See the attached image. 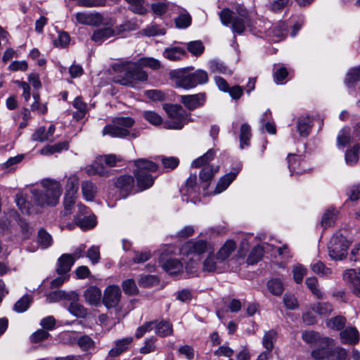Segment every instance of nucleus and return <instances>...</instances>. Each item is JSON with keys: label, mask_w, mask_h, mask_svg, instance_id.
<instances>
[{"label": "nucleus", "mask_w": 360, "mask_h": 360, "mask_svg": "<svg viewBox=\"0 0 360 360\" xmlns=\"http://www.w3.org/2000/svg\"><path fill=\"white\" fill-rule=\"evenodd\" d=\"M140 66L148 67L152 70L161 68L159 60L152 57H143L139 60V65L132 63H121L120 60L114 63V72L118 74L114 76V82L122 85L136 87L137 85L148 79V74Z\"/></svg>", "instance_id": "f257e3e1"}, {"label": "nucleus", "mask_w": 360, "mask_h": 360, "mask_svg": "<svg viewBox=\"0 0 360 360\" xmlns=\"http://www.w3.org/2000/svg\"><path fill=\"white\" fill-rule=\"evenodd\" d=\"M212 250L211 245L204 240H192L184 243L180 249L181 254L191 262L186 266L187 273L193 274L195 272L196 263L201 259V255Z\"/></svg>", "instance_id": "f03ea898"}, {"label": "nucleus", "mask_w": 360, "mask_h": 360, "mask_svg": "<svg viewBox=\"0 0 360 360\" xmlns=\"http://www.w3.org/2000/svg\"><path fill=\"white\" fill-rule=\"evenodd\" d=\"M219 17L223 25H231L234 33L242 34L245 27L249 26L250 19L247 10L243 5H238L236 7V12L228 8L223 9Z\"/></svg>", "instance_id": "7ed1b4c3"}, {"label": "nucleus", "mask_w": 360, "mask_h": 360, "mask_svg": "<svg viewBox=\"0 0 360 360\" xmlns=\"http://www.w3.org/2000/svg\"><path fill=\"white\" fill-rule=\"evenodd\" d=\"M134 165L138 189L141 191L150 188L155 179L150 173L158 171L157 163L148 159L140 158L134 161Z\"/></svg>", "instance_id": "20e7f679"}, {"label": "nucleus", "mask_w": 360, "mask_h": 360, "mask_svg": "<svg viewBox=\"0 0 360 360\" xmlns=\"http://www.w3.org/2000/svg\"><path fill=\"white\" fill-rule=\"evenodd\" d=\"M44 191L41 192L37 189L32 190V195L39 205H56L59 202L62 193L60 184L54 180L45 179L42 181Z\"/></svg>", "instance_id": "39448f33"}, {"label": "nucleus", "mask_w": 360, "mask_h": 360, "mask_svg": "<svg viewBox=\"0 0 360 360\" xmlns=\"http://www.w3.org/2000/svg\"><path fill=\"white\" fill-rule=\"evenodd\" d=\"M169 119L164 123V127L169 129H181L190 121L186 112L179 105L164 104Z\"/></svg>", "instance_id": "423d86ee"}, {"label": "nucleus", "mask_w": 360, "mask_h": 360, "mask_svg": "<svg viewBox=\"0 0 360 360\" xmlns=\"http://www.w3.org/2000/svg\"><path fill=\"white\" fill-rule=\"evenodd\" d=\"M350 241L341 233H335L328 244L329 257L333 260H342L346 257Z\"/></svg>", "instance_id": "0eeeda50"}, {"label": "nucleus", "mask_w": 360, "mask_h": 360, "mask_svg": "<svg viewBox=\"0 0 360 360\" xmlns=\"http://www.w3.org/2000/svg\"><path fill=\"white\" fill-rule=\"evenodd\" d=\"M214 155L215 151L210 149L205 154L192 162L191 166L193 167L197 168L202 166V169L200 173V179L202 181H210L219 170L218 166L214 167L208 164V162L214 158Z\"/></svg>", "instance_id": "6e6552de"}, {"label": "nucleus", "mask_w": 360, "mask_h": 360, "mask_svg": "<svg viewBox=\"0 0 360 360\" xmlns=\"http://www.w3.org/2000/svg\"><path fill=\"white\" fill-rule=\"evenodd\" d=\"M112 167V156L111 155H101L96 158L91 165H87L84 170L89 176L96 174L105 176L108 174Z\"/></svg>", "instance_id": "1a4fd4ad"}, {"label": "nucleus", "mask_w": 360, "mask_h": 360, "mask_svg": "<svg viewBox=\"0 0 360 360\" xmlns=\"http://www.w3.org/2000/svg\"><path fill=\"white\" fill-rule=\"evenodd\" d=\"M150 9L153 14L159 18L171 17L174 12L178 11V6L167 0H151Z\"/></svg>", "instance_id": "9d476101"}, {"label": "nucleus", "mask_w": 360, "mask_h": 360, "mask_svg": "<svg viewBox=\"0 0 360 360\" xmlns=\"http://www.w3.org/2000/svg\"><path fill=\"white\" fill-rule=\"evenodd\" d=\"M288 168L293 174H301L311 170L309 163L302 155L289 154L288 155Z\"/></svg>", "instance_id": "9b49d317"}, {"label": "nucleus", "mask_w": 360, "mask_h": 360, "mask_svg": "<svg viewBox=\"0 0 360 360\" xmlns=\"http://www.w3.org/2000/svg\"><path fill=\"white\" fill-rule=\"evenodd\" d=\"M170 75L177 87L186 89L194 88L190 68L174 70L170 73Z\"/></svg>", "instance_id": "f8f14e48"}, {"label": "nucleus", "mask_w": 360, "mask_h": 360, "mask_svg": "<svg viewBox=\"0 0 360 360\" xmlns=\"http://www.w3.org/2000/svg\"><path fill=\"white\" fill-rule=\"evenodd\" d=\"M134 123V121L131 117L114 118V137L124 138L130 136V129Z\"/></svg>", "instance_id": "ddd939ff"}, {"label": "nucleus", "mask_w": 360, "mask_h": 360, "mask_svg": "<svg viewBox=\"0 0 360 360\" xmlns=\"http://www.w3.org/2000/svg\"><path fill=\"white\" fill-rule=\"evenodd\" d=\"M77 22L82 25L96 27L104 22L103 15L98 12H78L75 14Z\"/></svg>", "instance_id": "4468645a"}, {"label": "nucleus", "mask_w": 360, "mask_h": 360, "mask_svg": "<svg viewBox=\"0 0 360 360\" xmlns=\"http://www.w3.org/2000/svg\"><path fill=\"white\" fill-rule=\"evenodd\" d=\"M196 175H191L187 179L185 186L180 189L184 201L188 202L191 200L195 202V198L199 191V188L196 184Z\"/></svg>", "instance_id": "2eb2a0df"}, {"label": "nucleus", "mask_w": 360, "mask_h": 360, "mask_svg": "<svg viewBox=\"0 0 360 360\" xmlns=\"http://www.w3.org/2000/svg\"><path fill=\"white\" fill-rule=\"evenodd\" d=\"M343 279L352 288L353 293L360 297V269L345 270L343 273Z\"/></svg>", "instance_id": "dca6fc26"}, {"label": "nucleus", "mask_w": 360, "mask_h": 360, "mask_svg": "<svg viewBox=\"0 0 360 360\" xmlns=\"http://www.w3.org/2000/svg\"><path fill=\"white\" fill-rule=\"evenodd\" d=\"M134 178L130 175H124L119 177L115 184V189L119 191L120 198H124L134 188Z\"/></svg>", "instance_id": "f3484780"}, {"label": "nucleus", "mask_w": 360, "mask_h": 360, "mask_svg": "<svg viewBox=\"0 0 360 360\" xmlns=\"http://www.w3.org/2000/svg\"><path fill=\"white\" fill-rule=\"evenodd\" d=\"M296 131L302 137H307L309 135L312 126L313 120L307 115H302L295 118Z\"/></svg>", "instance_id": "a211bd4d"}, {"label": "nucleus", "mask_w": 360, "mask_h": 360, "mask_svg": "<svg viewBox=\"0 0 360 360\" xmlns=\"http://www.w3.org/2000/svg\"><path fill=\"white\" fill-rule=\"evenodd\" d=\"M160 264L163 269L171 275H176L183 271V264L177 259L169 258L165 259L164 256L162 255Z\"/></svg>", "instance_id": "6ab92c4d"}, {"label": "nucleus", "mask_w": 360, "mask_h": 360, "mask_svg": "<svg viewBox=\"0 0 360 360\" xmlns=\"http://www.w3.org/2000/svg\"><path fill=\"white\" fill-rule=\"evenodd\" d=\"M208 252L209 254L202 264L203 271L207 272H220L221 271L222 264L224 262L219 261L217 254L214 255L211 251Z\"/></svg>", "instance_id": "aec40b11"}, {"label": "nucleus", "mask_w": 360, "mask_h": 360, "mask_svg": "<svg viewBox=\"0 0 360 360\" xmlns=\"http://www.w3.org/2000/svg\"><path fill=\"white\" fill-rule=\"evenodd\" d=\"M76 198H77L76 195L71 196L70 195H65L64 202H63L64 210L62 212V218H61V220H62L61 229H62L67 228L69 230H72L75 227V224H69L65 225V224H63V223L65 219V217H67L68 216H69L71 214L72 210L74 207V205L75 203Z\"/></svg>", "instance_id": "412c9836"}, {"label": "nucleus", "mask_w": 360, "mask_h": 360, "mask_svg": "<svg viewBox=\"0 0 360 360\" xmlns=\"http://www.w3.org/2000/svg\"><path fill=\"white\" fill-rule=\"evenodd\" d=\"M205 101V94L199 93L181 96V102L189 110H193L203 105Z\"/></svg>", "instance_id": "4be33fe9"}, {"label": "nucleus", "mask_w": 360, "mask_h": 360, "mask_svg": "<svg viewBox=\"0 0 360 360\" xmlns=\"http://www.w3.org/2000/svg\"><path fill=\"white\" fill-rule=\"evenodd\" d=\"M266 34L275 42L284 39L287 34L286 25L284 22H278L266 30Z\"/></svg>", "instance_id": "5701e85b"}, {"label": "nucleus", "mask_w": 360, "mask_h": 360, "mask_svg": "<svg viewBox=\"0 0 360 360\" xmlns=\"http://www.w3.org/2000/svg\"><path fill=\"white\" fill-rule=\"evenodd\" d=\"M114 312L117 315L118 321L122 319L128 313V309L125 308L126 303L121 300V292L119 287L114 285Z\"/></svg>", "instance_id": "b1692460"}, {"label": "nucleus", "mask_w": 360, "mask_h": 360, "mask_svg": "<svg viewBox=\"0 0 360 360\" xmlns=\"http://www.w3.org/2000/svg\"><path fill=\"white\" fill-rule=\"evenodd\" d=\"M239 172V169H235L233 171L226 174L221 176L217 182L214 194H219L224 192L229 185L233 181Z\"/></svg>", "instance_id": "393cba45"}, {"label": "nucleus", "mask_w": 360, "mask_h": 360, "mask_svg": "<svg viewBox=\"0 0 360 360\" xmlns=\"http://www.w3.org/2000/svg\"><path fill=\"white\" fill-rule=\"evenodd\" d=\"M101 290L95 285H91L84 291L85 301L90 305L97 306L101 300Z\"/></svg>", "instance_id": "a878e982"}, {"label": "nucleus", "mask_w": 360, "mask_h": 360, "mask_svg": "<svg viewBox=\"0 0 360 360\" xmlns=\"http://www.w3.org/2000/svg\"><path fill=\"white\" fill-rule=\"evenodd\" d=\"M178 15L174 18L175 26L178 29H186L191 24V16L188 12L178 6V11L174 12Z\"/></svg>", "instance_id": "bb28decb"}, {"label": "nucleus", "mask_w": 360, "mask_h": 360, "mask_svg": "<svg viewBox=\"0 0 360 360\" xmlns=\"http://www.w3.org/2000/svg\"><path fill=\"white\" fill-rule=\"evenodd\" d=\"M75 260L71 255L63 254L58 259L56 272L59 275L65 274L70 271Z\"/></svg>", "instance_id": "cd10ccee"}, {"label": "nucleus", "mask_w": 360, "mask_h": 360, "mask_svg": "<svg viewBox=\"0 0 360 360\" xmlns=\"http://www.w3.org/2000/svg\"><path fill=\"white\" fill-rule=\"evenodd\" d=\"M236 249V243L233 240H227L219 249L217 254L218 255L219 261H226Z\"/></svg>", "instance_id": "c85d7f7f"}, {"label": "nucleus", "mask_w": 360, "mask_h": 360, "mask_svg": "<svg viewBox=\"0 0 360 360\" xmlns=\"http://www.w3.org/2000/svg\"><path fill=\"white\" fill-rule=\"evenodd\" d=\"M186 54V52L184 47L173 45L167 47L162 52L164 58L172 61L181 59Z\"/></svg>", "instance_id": "c756f323"}, {"label": "nucleus", "mask_w": 360, "mask_h": 360, "mask_svg": "<svg viewBox=\"0 0 360 360\" xmlns=\"http://www.w3.org/2000/svg\"><path fill=\"white\" fill-rule=\"evenodd\" d=\"M360 80V66L349 68L345 77L344 84L348 89L355 87V85Z\"/></svg>", "instance_id": "7c9ffc66"}, {"label": "nucleus", "mask_w": 360, "mask_h": 360, "mask_svg": "<svg viewBox=\"0 0 360 360\" xmlns=\"http://www.w3.org/2000/svg\"><path fill=\"white\" fill-rule=\"evenodd\" d=\"M339 212L337 209L329 208L326 210L321 218V226L323 229H327L335 224V221L338 217Z\"/></svg>", "instance_id": "2f4dec72"}, {"label": "nucleus", "mask_w": 360, "mask_h": 360, "mask_svg": "<svg viewBox=\"0 0 360 360\" xmlns=\"http://www.w3.org/2000/svg\"><path fill=\"white\" fill-rule=\"evenodd\" d=\"M68 148L69 143L64 141L53 145H47L43 147L40 150V153L42 155H51L54 153H60L63 150H67Z\"/></svg>", "instance_id": "473e14b6"}, {"label": "nucleus", "mask_w": 360, "mask_h": 360, "mask_svg": "<svg viewBox=\"0 0 360 360\" xmlns=\"http://www.w3.org/2000/svg\"><path fill=\"white\" fill-rule=\"evenodd\" d=\"M340 335L342 342L345 344H356L359 338L357 330L353 327L345 328L340 333Z\"/></svg>", "instance_id": "72a5a7b5"}, {"label": "nucleus", "mask_w": 360, "mask_h": 360, "mask_svg": "<svg viewBox=\"0 0 360 360\" xmlns=\"http://www.w3.org/2000/svg\"><path fill=\"white\" fill-rule=\"evenodd\" d=\"M260 123L262 127L270 134H275L276 133V127L273 121L271 112L270 110H266L260 118Z\"/></svg>", "instance_id": "f704fd0d"}, {"label": "nucleus", "mask_w": 360, "mask_h": 360, "mask_svg": "<svg viewBox=\"0 0 360 360\" xmlns=\"http://www.w3.org/2000/svg\"><path fill=\"white\" fill-rule=\"evenodd\" d=\"M128 4V8L134 13L144 15L148 10L145 0H124Z\"/></svg>", "instance_id": "c9c22d12"}, {"label": "nucleus", "mask_w": 360, "mask_h": 360, "mask_svg": "<svg viewBox=\"0 0 360 360\" xmlns=\"http://www.w3.org/2000/svg\"><path fill=\"white\" fill-rule=\"evenodd\" d=\"M305 284L317 299L321 300L324 298L325 294L320 288L318 279L316 277L307 278L305 281Z\"/></svg>", "instance_id": "e433bc0d"}, {"label": "nucleus", "mask_w": 360, "mask_h": 360, "mask_svg": "<svg viewBox=\"0 0 360 360\" xmlns=\"http://www.w3.org/2000/svg\"><path fill=\"white\" fill-rule=\"evenodd\" d=\"M154 328L155 333L161 337L171 335L173 333L172 325L167 321H155Z\"/></svg>", "instance_id": "4c0bfd02"}, {"label": "nucleus", "mask_w": 360, "mask_h": 360, "mask_svg": "<svg viewBox=\"0 0 360 360\" xmlns=\"http://www.w3.org/2000/svg\"><path fill=\"white\" fill-rule=\"evenodd\" d=\"M266 287L268 290L275 296H280L284 291V285L279 278H271L267 281Z\"/></svg>", "instance_id": "58836bf2"}, {"label": "nucleus", "mask_w": 360, "mask_h": 360, "mask_svg": "<svg viewBox=\"0 0 360 360\" xmlns=\"http://www.w3.org/2000/svg\"><path fill=\"white\" fill-rule=\"evenodd\" d=\"M290 74L289 70L283 64L275 65L274 68V78L277 84H283Z\"/></svg>", "instance_id": "ea45409f"}, {"label": "nucleus", "mask_w": 360, "mask_h": 360, "mask_svg": "<svg viewBox=\"0 0 360 360\" xmlns=\"http://www.w3.org/2000/svg\"><path fill=\"white\" fill-rule=\"evenodd\" d=\"M82 192L86 200L92 201L97 192V188L92 182L84 181L82 183Z\"/></svg>", "instance_id": "a19ab883"}, {"label": "nucleus", "mask_w": 360, "mask_h": 360, "mask_svg": "<svg viewBox=\"0 0 360 360\" xmlns=\"http://www.w3.org/2000/svg\"><path fill=\"white\" fill-rule=\"evenodd\" d=\"M252 136L250 126L244 123L240 127V148H244L245 147L249 146L250 141Z\"/></svg>", "instance_id": "79ce46f5"}, {"label": "nucleus", "mask_w": 360, "mask_h": 360, "mask_svg": "<svg viewBox=\"0 0 360 360\" xmlns=\"http://www.w3.org/2000/svg\"><path fill=\"white\" fill-rule=\"evenodd\" d=\"M264 248V246L262 245H258L254 247L248 257V264L253 265L261 260L263 257Z\"/></svg>", "instance_id": "37998d69"}, {"label": "nucleus", "mask_w": 360, "mask_h": 360, "mask_svg": "<svg viewBox=\"0 0 360 360\" xmlns=\"http://www.w3.org/2000/svg\"><path fill=\"white\" fill-rule=\"evenodd\" d=\"M276 340V332L274 330L266 331L262 339V345L266 349L268 355L269 352L273 349L274 342Z\"/></svg>", "instance_id": "c03bdc74"}, {"label": "nucleus", "mask_w": 360, "mask_h": 360, "mask_svg": "<svg viewBox=\"0 0 360 360\" xmlns=\"http://www.w3.org/2000/svg\"><path fill=\"white\" fill-rule=\"evenodd\" d=\"M79 188V178L77 175L70 176L65 185V195H76Z\"/></svg>", "instance_id": "a18cd8bd"}, {"label": "nucleus", "mask_w": 360, "mask_h": 360, "mask_svg": "<svg viewBox=\"0 0 360 360\" xmlns=\"http://www.w3.org/2000/svg\"><path fill=\"white\" fill-rule=\"evenodd\" d=\"M112 35V29L111 27H105L98 29L94 32L91 39L96 43H102L103 41Z\"/></svg>", "instance_id": "49530a36"}, {"label": "nucleus", "mask_w": 360, "mask_h": 360, "mask_svg": "<svg viewBox=\"0 0 360 360\" xmlns=\"http://www.w3.org/2000/svg\"><path fill=\"white\" fill-rule=\"evenodd\" d=\"M360 153V144L355 145L352 148L349 149L345 153V162L348 165H354L359 160Z\"/></svg>", "instance_id": "de8ad7c7"}, {"label": "nucleus", "mask_w": 360, "mask_h": 360, "mask_svg": "<svg viewBox=\"0 0 360 360\" xmlns=\"http://www.w3.org/2000/svg\"><path fill=\"white\" fill-rule=\"evenodd\" d=\"M292 273L294 281L300 284L302 282L304 277L307 274V269L301 264H296L293 265Z\"/></svg>", "instance_id": "09e8293b"}, {"label": "nucleus", "mask_w": 360, "mask_h": 360, "mask_svg": "<svg viewBox=\"0 0 360 360\" xmlns=\"http://www.w3.org/2000/svg\"><path fill=\"white\" fill-rule=\"evenodd\" d=\"M192 82L194 85V88L198 84H204L207 83L209 80L207 72L203 70L198 69L193 72H191Z\"/></svg>", "instance_id": "8fccbe9b"}, {"label": "nucleus", "mask_w": 360, "mask_h": 360, "mask_svg": "<svg viewBox=\"0 0 360 360\" xmlns=\"http://www.w3.org/2000/svg\"><path fill=\"white\" fill-rule=\"evenodd\" d=\"M70 299L71 295L70 293L63 290H56L47 295L46 300L47 303H53L61 300H70Z\"/></svg>", "instance_id": "3c124183"}, {"label": "nucleus", "mask_w": 360, "mask_h": 360, "mask_svg": "<svg viewBox=\"0 0 360 360\" xmlns=\"http://www.w3.org/2000/svg\"><path fill=\"white\" fill-rule=\"evenodd\" d=\"M141 33L143 35L146 37H155V36H160L164 35L166 33V31L164 28L161 27L160 26L155 25V24H151L148 26H147L146 28H144Z\"/></svg>", "instance_id": "603ef678"}, {"label": "nucleus", "mask_w": 360, "mask_h": 360, "mask_svg": "<svg viewBox=\"0 0 360 360\" xmlns=\"http://www.w3.org/2000/svg\"><path fill=\"white\" fill-rule=\"evenodd\" d=\"M76 224L79 226L82 229H87L93 228L96 226V219L95 216H88L84 217L82 219H80L78 216L75 217L74 219Z\"/></svg>", "instance_id": "864d4df0"}, {"label": "nucleus", "mask_w": 360, "mask_h": 360, "mask_svg": "<svg viewBox=\"0 0 360 360\" xmlns=\"http://www.w3.org/2000/svg\"><path fill=\"white\" fill-rule=\"evenodd\" d=\"M311 269L314 273L323 277H328L332 274L331 269L321 262L311 264Z\"/></svg>", "instance_id": "5fc2aeb1"}, {"label": "nucleus", "mask_w": 360, "mask_h": 360, "mask_svg": "<svg viewBox=\"0 0 360 360\" xmlns=\"http://www.w3.org/2000/svg\"><path fill=\"white\" fill-rule=\"evenodd\" d=\"M68 311L73 316L78 318H84L88 314L87 309L79 303L73 302L68 307Z\"/></svg>", "instance_id": "6e6d98bb"}, {"label": "nucleus", "mask_w": 360, "mask_h": 360, "mask_svg": "<svg viewBox=\"0 0 360 360\" xmlns=\"http://www.w3.org/2000/svg\"><path fill=\"white\" fill-rule=\"evenodd\" d=\"M37 241L41 248L46 249L51 245L53 239L49 233L41 229L38 232Z\"/></svg>", "instance_id": "4d7b16f0"}, {"label": "nucleus", "mask_w": 360, "mask_h": 360, "mask_svg": "<svg viewBox=\"0 0 360 360\" xmlns=\"http://www.w3.org/2000/svg\"><path fill=\"white\" fill-rule=\"evenodd\" d=\"M311 309L313 311L319 315L327 316L331 313L333 311V307L332 305L328 302H319L313 304L311 306Z\"/></svg>", "instance_id": "13d9d810"}, {"label": "nucleus", "mask_w": 360, "mask_h": 360, "mask_svg": "<svg viewBox=\"0 0 360 360\" xmlns=\"http://www.w3.org/2000/svg\"><path fill=\"white\" fill-rule=\"evenodd\" d=\"M16 204L22 213L26 214H30L32 213V207L30 202H28L24 198L22 193H18L16 195Z\"/></svg>", "instance_id": "bf43d9fd"}, {"label": "nucleus", "mask_w": 360, "mask_h": 360, "mask_svg": "<svg viewBox=\"0 0 360 360\" xmlns=\"http://www.w3.org/2000/svg\"><path fill=\"white\" fill-rule=\"evenodd\" d=\"M31 302V297L28 295H25L15 302L13 309L18 313H22L27 310Z\"/></svg>", "instance_id": "052dcab7"}, {"label": "nucleus", "mask_w": 360, "mask_h": 360, "mask_svg": "<svg viewBox=\"0 0 360 360\" xmlns=\"http://www.w3.org/2000/svg\"><path fill=\"white\" fill-rule=\"evenodd\" d=\"M158 283L157 276L153 275H142L139 279V284L141 287L148 288Z\"/></svg>", "instance_id": "680f3d73"}, {"label": "nucleus", "mask_w": 360, "mask_h": 360, "mask_svg": "<svg viewBox=\"0 0 360 360\" xmlns=\"http://www.w3.org/2000/svg\"><path fill=\"white\" fill-rule=\"evenodd\" d=\"M157 160H160L162 162L164 168L167 169H174L178 166L179 163V160L174 157L167 158L161 156L158 157Z\"/></svg>", "instance_id": "e2e57ef3"}, {"label": "nucleus", "mask_w": 360, "mask_h": 360, "mask_svg": "<svg viewBox=\"0 0 360 360\" xmlns=\"http://www.w3.org/2000/svg\"><path fill=\"white\" fill-rule=\"evenodd\" d=\"M346 350L341 347H335L333 350L328 349V360H344L346 358Z\"/></svg>", "instance_id": "0e129e2a"}, {"label": "nucleus", "mask_w": 360, "mask_h": 360, "mask_svg": "<svg viewBox=\"0 0 360 360\" xmlns=\"http://www.w3.org/2000/svg\"><path fill=\"white\" fill-rule=\"evenodd\" d=\"M131 341L132 338L130 337L117 340L115 343V347H114V356L119 355L125 351L128 348Z\"/></svg>", "instance_id": "69168bd1"}, {"label": "nucleus", "mask_w": 360, "mask_h": 360, "mask_svg": "<svg viewBox=\"0 0 360 360\" xmlns=\"http://www.w3.org/2000/svg\"><path fill=\"white\" fill-rule=\"evenodd\" d=\"M188 51L194 56H199L204 51V46L200 41H190L187 44Z\"/></svg>", "instance_id": "338daca9"}, {"label": "nucleus", "mask_w": 360, "mask_h": 360, "mask_svg": "<svg viewBox=\"0 0 360 360\" xmlns=\"http://www.w3.org/2000/svg\"><path fill=\"white\" fill-rule=\"evenodd\" d=\"M122 288L126 294L134 295L138 293V288L133 279H127L122 283Z\"/></svg>", "instance_id": "774afa93"}]
</instances>
